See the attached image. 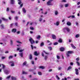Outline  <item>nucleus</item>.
Segmentation results:
<instances>
[{"mask_svg":"<svg viewBox=\"0 0 80 80\" xmlns=\"http://www.w3.org/2000/svg\"><path fill=\"white\" fill-rule=\"evenodd\" d=\"M8 63L10 64L11 67H14L15 66V62L13 61H11L9 62Z\"/></svg>","mask_w":80,"mask_h":80,"instance_id":"f257e3e1","label":"nucleus"},{"mask_svg":"<svg viewBox=\"0 0 80 80\" xmlns=\"http://www.w3.org/2000/svg\"><path fill=\"white\" fill-rule=\"evenodd\" d=\"M63 31L64 32H65L66 31H67L68 32H69L70 31V29L68 27H66L63 29Z\"/></svg>","mask_w":80,"mask_h":80,"instance_id":"f03ea898","label":"nucleus"},{"mask_svg":"<svg viewBox=\"0 0 80 80\" xmlns=\"http://www.w3.org/2000/svg\"><path fill=\"white\" fill-rule=\"evenodd\" d=\"M29 41L30 42L31 44H33L35 43V41L33 40V38H30L29 39Z\"/></svg>","mask_w":80,"mask_h":80,"instance_id":"7ed1b4c3","label":"nucleus"},{"mask_svg":"<svg viewBox=\"0 0 80 80\" xmlns=\"http://www.w3.org/2000/svg\"><path fill=\"white\" fill-rule=\"evenodd\" d=\"M72 53H73V51H68L67 53V57H69L70 55L69 54H72Z\"/></svg>","mask_w":80,"mask_h":80,"instance_id":"20e7f679","label":"nucleus"},{"mask_svg":"<svg viewBox=\"0 0 80 80\" xmlns=\"http://www.w3.org/2000/svg\"><path fill=\"white\" fill-rule=\"evenodd\" d=\"M52 1H53V0H50L49 1L47 2V4L48 5H49V6L52 5V4L51 3V2H52Z\"/></svg>","mask_w":80,"mask_h":80,"instance_id":"39448f33","label":"nucleus"},{"mask_svg":"<svg viewBox=\"0 0 80 80\" xmlns=\"http://www.w3.org/2000/svg\"><path fill=\"white\" fill-rule=\"evenodd\" d=\"M19 55L20 57H23V52H20L19 53Z\"/></svg>","mask_w":80,"mask_h":80,"instance_id":"423d86ee","label":"nucleus"},{"mask_svg":"<svg viewBox=\"0 0 80 80\" xmlns=\"http://www.w3.org/2000/svg\"><path fill=\"white\" fill-rule=\"evenodd\" d=\"M76 74V75H78V69L77 68L75 69Z\"/></svg>","mask_w":80,"mask_h":80,"instance_id":"0eeeda50","label":"nucleus"},{"mask_svg":"<svg viewBox=\"0 0 80 80\" xmlns=\"http://www.w3.org/2000/svg\"><path fill=\"white\" fill-rule=\"evenodd\" d=\"M11 80H17V78H15V77H14L13 76H12L11 77Z\"/></svg>","mask_w":80,"mask_h":80,"instance_id":"6e6552de","label":"nucleus"},{"mask_svg":"<svg viewBox=\"0 0 80 80\" xmlns=\"http://www.w3.org/2000/svg\"><path fill=\"white\" fill-rule=\"evenodd\" d=\"M4 72L6 74V75H8V73L9 72L8 70H6L5 71H4Z\"/></svg>","mask_w":80,"mask_h":80,"instance_id":"1a4fd4ad","label":"nucleus"},{"mask_svg":"<svg viewBox=\"0 0 80 80\" xmlns=\"http://www.w3.org/2000/svg\"><path fill=\"white\" fill-rule=\"evenodd\" d=\"M67 25H68V26H70V25H72V24L71 23V22H68L67 23Z\"/></svg>","mask_w":80,"mask_h":80,"instance_id":"9d476101","label":"nucleus"},{"mask_svg":"<svg viewBox=\"0 0 80 80\" xmlns=\"http://www.w3.org/2000/svg\"><path fill=\"white\" fill-rule=\"evenodd\" d=\"M52 37L53 39H56V36L54 35H53V34L52 35Z\"/></svg>","mask_w":80,"mask_h":80,"instance_id":"9b49d317","label":"nucleus"},{"mask_svg":"<svg viewBox=\"0 0 80 80\" xmlns=\"http://www.w3.org/2000/svg\"><path fill=\"white\" fill-rule=\"evenodd\" d=\"M22 10L23 13H26V10H25V8H23Z\"/></svg>","mask_w":80,"mask_h":80,"instance_id":"f8f14e48","label":"nucleus"},{"mask_svg":"<svg viewBox=\"0 0 80 80\" xmlns=\"http://www.w3.org/2000/svg\"><path fill=\"white\" fill-rule=\"evenodd\" d=\"M65 50V48L63 47H62L60 48V50L61 51V52H63Z\"/></svg>","mask_w":80,"mask_h":80,"instance_id":"ddd939ff","label":"nucleus"},{"mask_svg":"<svg viewBox=\"0 0 80 80\" xmlns=\"http://www.w3.org/2000/svg\"><path fill=\"white\" fill-rule=\"evenodd\" d=\"M71 45L73 49H75V48H76V47L74 46V45H73L72 44H71Z\"/></svg>","mask_w":80,"mask_h":80,"instance_id":"4468645a","label":"nucleus"},{"mask_svg":"<svg viewBox=\"0 0 80 80\" xmlns=\"http://www.w3.org/2000/svg\"><path fill=\"white\" fill-rule=\"evenodd\" d=\"M34 55H35L36 56H38V53H37V52L36 51V52H34Z\"/></svg>","mask_w":80,"mask_h":80,"instance_id":"2eb2a0df","label":"nucleus"},{"mask_svg":"<svg viewBox=\"0 0 80 80\" xmlns=\"http://www.w3.org/2000/svg\"><path fill=\"white\" fill-rule=\"evenodd\" d=\"M16 31H17V29L15 28L13 29L12 30V32L13 33H15V32H16Z\"/></svg>","mask_w":80,"mask_h":80,"instance_id":"dca6fc26","label":"nucleus"},{"mask_svg":"<svg viewBox=\"0 0 80 80\" xmlns=\"http://www.w3.org/2000/svg\"><path fill=\"white\" fill-rule=\"evenodd\" d=\"M32 55L30 54L29 57V59H30V60H32Z\"/></svg>","mask_w":80,"mask_h":80,"instance_id":"f3484780","label":"nucleus"},{"mask_svg":"<svg viewBox=\"0 0 80 80\" xmlns=\"http://www.w3.org/2000/svg\"><path fill=\"white\" fill-rule=\"evenodd\" d=\"M22 74H25V75H27V74H28V72H25L24 71H22Z\"/></svg>","mask_w":80,"mask_h":80,"instance_id":"a211bd4d","label":"nucleus"},{"mask_svg":"<svg viewBox=\"0 0 80 80\" xmlns=\"http://www.w3.org/2000/svg\"><path fill=\"white\" fill-rule=\"evenodd\" d=\"M40 38H41V36L40 35H38L36 37V38H37V39H40Z\"/></svg>","mask_w":80,"mask_h":80,"instance_id":"6ab92c4d","label":"nucleus"},{"mask_svg":"<svg viewBox=\"0 0 80 80\" xmlns=\"http://www.w3.org/2000/svg\"><path fill=\"white\" fill-rule=\"evenodd\" d=\"M11 2L12 4H13L15 2V0H11Z\"/></svg>","mask_w":80,"mask_h":80,"instance_id":"aec40b11","label":"nucleus"},{"mask_svg":"<svg viewBox=\"0 0 80 80\" xmlns=\"http://www.w3.org/2000/svg\"><path fill=\"white\" fill-rule=\"evenodd\" d=\"M39 68H41V69H45V67L41 66L39 67Z\"/></svg>","mask_w":80,"mask_h":80,"instance_id":"412c9836","label":"nucleus"},{"mask_svg":"<svg viewBox=\"0 0 80 80\" xmlns=\"http://www.w3.org/2000/svg\"><path fill=\"white\" fill-rule=\"evenodd\" d=\"M55 14L56 15H57L58 14V12L57 11H56L55 12Z\"/></svg>","mask_w":80,"mask_h":80,"instance_id":"4be33fe9","label":"nucleus"},{"mask_svg":"<svg viewBox=\"0 0 80 80\" xmlns=\"http://www.w3.org/2000/svg\"><path fill=\"white\" fill-rule=\"evenodd\" d=\"M0 27L1 28V29H3L4 28V25H1Z\"/></svg>","mask_w":80,"mask_h":80,"instance_id":"5701e85b","label":"nucleus"},{"mask_svg":"<svg viewBox=\"0 0 80 80\" xmlns=\"http://www.w3.org/2000/svg\"><path fill=\"white\" fill-rule=\"evenodd\" d=\"M58 42L59 43H62V39L60 38L58 40Z\"/></svg>","mask_w":80,"mask_h":80,"instance_id":"b1692460","label":"nucleus"},{"mask_svg":"<svg viewBox=\"0 0 80 80\" xmlns=\"http://www.w3.org/2000/svg\"><path fill=\"white\" fill-rule=\"evenodd\" d=\"M39 12H41L42 13H43V9H41L39 11Z\"/></svg>","mask_w":80,"mask_h":80,"instance_id":"393cba45","label":"nucleus"},{"mask_svg":"<svg viewBox=\"0 0 80 80\" xmlns=\"http://www.w3.org/2000/svg\"><path fill=\"white\" fill-rule=\"evenodd\" d=\"M60 24V21H57L56 22V25L58 26Z\"/></svg>","mask_w":80,"mask_h":80,"instance_id":"a878e982","label":"nucleus"},{"mask_svg":"<svg viewBox=\"0 0 80 80\" xmlns=\"http://www.w3.org/2000/svg\"><path fill=\"white\" fill-rule=\"evenodd\" d=\"M26 64H27V61H25L23 63L22 65L23 66H25V65H26Z\"/></svg>","mask_w":80,"mask_h":80,"instance_id":"bb28decb","label":"nucleus"},{"mask_svg":"<svg viewBox=\"0 0 80 80\" xmlns=\"http://www.w3.org/2000/svg\"><path fill=\"white\" fill-rule=\"evenodd\" d=\"M42 20H43V19H42V18H40L39 19V21L40 22H41L42 21Z\"/></svg>","mask_w":80,"mask_h":80,"instance_id":"cd10ccee","label":"nucleus"},{"mask_svg":"<svg viewBox=\"0 0 80 80\" xmlns=\"http://www.w3.org/2000/svg\"><path fill=\"white\" fill-rule=\"evenodd\" d=\"M48 48L49 49V50H52V47H48Z\"/></svg>","mask_w":80,"mask_h":80,"instance_id":"c85d7f7f","label":"nucleus"},{"mask_svg":"<svg viewBox=\"0 0 80 80\" xmlns=\"http://www.w3.org/2000/svg\"><path fill=\"white\" fill-rule=\"evenodd\" d=\"M72 67L70 66L68 68L67 70H70V69H72Z\"/></svg>","mask_w":80,"mask_h":80,"instance_id":"c756f323","label":"nucleus"},{"mask_svg":"<svg viewBox=\"0 0 80 80\" xmlns=\"http://www.w3.org/2000/svg\"><path fill=\"white\" fill-rule=\"evenodd\" d=\"M64 7L65 8L68 7V4H65L64 5Z\"/></svg>","mask_w":80,"mask_h":80,"instance_id":"7c9ffc66","label":"nucleus"},{"mask_svg":"<svg viewBox=\"0 0 80 80\" xmlns=\"http://www.w3.org/2000/svg\"><path fill=\"white\" fill-rule=\"evenodd\" d=\"M24 49H21V50H20L19 51V52H20L21 53H22V52L24 51Z\"/></svg>","mask_w":80,"mask_h":80,"instance_id":"2f4dec72","label":"nucleus"},{"mask_svg":"<svg viewBox=\"0 0 80 80\" xmlns=\"http://www.w3.org/2000/svg\"><path fill=\"white\" fill-rule=\"evenodd\" d=\"M18 4L20 5L21 3H22V2H21V0H18Z\"/></svg>","mask_w":80,"mask_h":80,"instance_id":"473e14b6","label":"nucleus"},{"mask_svg":"<svg viewBox=\"0 0 80 80\" xmlns=\"http://www.w3.org/2000/svg\"><path fill=\"white\" fill-rule=\"evenodd\" d=\"M31 48H32V49H33V47L34 48H36V47L34 46L33 47V45H31Z\"/></svg>","mask_w":80,"mask_h":80,"instance_id":"72a5a7b5","label":"nucleus"},{"mask_svg":"<svg viewBox=\"0 0 80 80\" xmlns=\"http://www.w3.org/2000/svg\"><path fill=\"white\" fill-rule=\"evenodd\" d=\"M2 69H4L5 68V66L3 64H2Z\"/></svg>","mask_w":80,"mask_h":80,"instance_id":"f704fd0d","label":"nucleus"},{"mask_svg":"<svg viewBox=\"0 0 80 80\" xmlns=\"http://www.w3.org/2000/svg\"><path fill=\"white\" fill-rule=\"evenodd\" d=\"M76 63H77V65H78V66H80V62H78L77 61V62H76Z\"/></svg>","mask_w":80,"mask_h":80,"instance_id":"c9c22d12","label":"nucleus"},{"mask_svg":"<svg viewBox=\"0 0 80 80\" xmlns=\"http://www.w3.org/2000/svg\"><path fill=\"white\" fill-rule=\"evenodd\" d=\"M2 19L4 21H6V22L7 21H8V19H6L5 18H2Z\"/></svg>","mask_w":80,"mask_h":80,"instance_id":"e433bc0d","label":"nucleus"},{"mask_svg":"<svg viewBox=\"0 0 80 80\" xmlns=\"http://www.w3.org/2000/svg\"><path fill=\"white\" fill-rule=\"evenodd\" d=\"M13 58V56H10L9 57V59H11V58Z\"/></svg>","mask_w":80,"mask_h":80,"instance_id":"4c0bfd02","label":"nucleus"},{"mask_svg":"<svg viewBox=\"0 0 80 80\" xmlns=\"http://www.w3.org/2000/svg\"><path fill=\"white\" fill-rule=\"evenodd\" d=\"M30 29L32 30H34V28H33V27H30Z\"/></svg>","mask_w":80,"mask_h":80,"instance_id":"58836bf2","label":"nucleus"},{"mask_svg":"<svg viewBox=\"0 0 80 80\" xmlns=\"http://www.w3.org/2000/svg\"><path fill=\"white\" fill-rule=\"evenodd\" d=\"M43 52L44 53H45V54H47L48 55L49 54V53L46 52H45V51H43Z\"/></svg>","mask_w":80,"mask_h":80,"instance_id":"ea45409f","label":"nucleus"},{"mask_svg":"<svg viewBox=\"0 0 80 80\" xmlns=\"http://www.w3.org/2000/svg\"><path fill=\"white\" fill-rule=\"evenodd\" d=\"M76 60L77 62H78V61H79V60H80V58L78 57L76 58Z\"/></svg>","mask_w":80,"mask_h":80,"instance_id":"a19ab883","label":"nucleus"},{"mask_svg":"<svg viewBox=\"0 0 80 80\" xmlns=\"http://www.w3.org/2000/svg\"><path fill=\"white\" fill-rule=\"evenodd\" d=\"M18 43H19V44H22V43L20 41H16Z\"/></svg>","mask_w":80,"mask_h":80,"instance_id":"79ce46f5","label":"nucleus"},{"mask_svg":"<svg viewBox=\"0 0 80 80\" xmlns=\"http://www.w3.org/2000/svg\"><path fill=\"white\" fill-rule=\"evenodd\" d=\"M38 73L39 75H42V72H38Z\"/></svg>","mask_w":80,"mask_h":80,"instance_id":"37998d69","label":"nucleus"},{"mask_svg":"<svg viewBox=\"0 0 80 80\" xmlns=\"http://www.w3.org/2000/svg\"><path fill=\"white\" fill-rule=\"evenodd\" d=\"M76 38H78L79 37V34H77L75 36Z\"/></svg>","mask_w":80,"mask_h":80,"instance_id":"c03bdc74","label":"nucleus"},{"mask_svg":"<svg viewBox=\"0 0 80 80\" xmlns=\"http://www.w3.org/2000/svg\"><path fill=\"white\" fill-rule=\"evenodd\" d=\"M10 44L12 45H13V41L12 40H10Z\"/></svg>","mask_w":80,"mask_h":80,"instance_id":"a18cd8bd","label":"nucleus"},{"mask_svg":"<svg viewBox=\"0 0 80 80\" xmlns=\"http://www.w3.org/2000/svg\"><path fill=\"white\" fill-rule=\"evenodd\" d=\"M20 48H17V51H20Z\"/></svg>","mask_w":80,"mask_h":80,"instance_id":"49530a36","label":"nucleus"},{"mask_svg":"<svg viewBox=\"0 0 80 80\" xmlns=\"http://www.w3.org/2000/svg\"><path fill=\"white\" fill-rule=\"evenodd\" d=\"M63 6H64L63 4H61L60 5V7H61V8H62V7H63Z\"/></svg>","mask_w":80,"mask_h":80,"instance_id":"de8ad7c7","label":"nucleus"},{"mask_svg":"<svg viewBox=\"0 0 80 80\" xmlns=\"http://www.w3.org/2000/svg\"><path fill=\"white\" fill-rule=\"evenodd\" d=\"M10 77H11V76H9L8 77H7V78H6V79H9V78H10Z\"/></svg>","mask_w":80,"mask_h":80,"instance_id":"09e8293b","label":"nucleus"},{"mask_svg":"<svg viewBox=\"0 0 80 80\" xmlns=\"http://www.w3.org/2000/svg\"><path fill=\"white\" fill-rule=\"evenodd\" d=\"M32 62V65H34V64L35 63V62L34 61H31Z\"/></svg>","mask_w":80,"mask_h":80,"instance_id":"8fccbe9b","label":"nucleus"},{"mask_svg":"<svg viewBox=\"0 0 80 80\" xmlns=\"http://www.w3.org/2000/svg\"><path fill=\"white\" fill-rule=\"evenodd\" d=\"M57 57L58 59H60V56H58V55H57Z\"/></svg>","mask_w":80,"mask_h":80,"instance_id":"3c124183","label":"nucleus"},{"mask_svg":"<svg viewBox=\"0 0 80 80\" xmlns=\"http://www.w3.org/2000/svg\"><path fill=\"white\" fill-rule=\"evenodd\" d=\"M44 45V44H43V42L41 43L40 45L41 47H42V46H43Z\"/></svg>","mask_w":80,"mask_h":80,"instance_id":"603ef678","label":"nucleus"},{"mask_svg":"<svg viewBox=\"0 0 80 80\" xmlns=\"http://www.w3.org/2000/svg\"><path fill=\"white\" fill-rule=\"evenodd\" d=\"M5 58H6V57L2 56V57L1 58L2 60H3V59H5Z\"/></svg>","mask_w":80,"mask_h":80,"instance_id":"864d4df0","label":"nucleus"},{"mask_svg":"<svg viewBox=\"0 0 80 80\" xmlns=\"http://www.w3.org/2000/svg\"><path fill=\"white\" fill-rule=\"evenodd\" d=\"M56 78H57L58 80H60V78L57 75L56 76Z\"/></svg>","mask_w":80,"mask_h":80,"instance_id":"5fc2aeb1","label":"nucleus"},{"mask_svg":"<svg viewBox=\"0 0 80 80\" xmlns=\"http://www.w3.org/2000/svg\"><path fill=\"white\" fill-rule=\"evenodd\" d=\"M48 58V57L47 56H45V59L46 60Z\"/></svg>","mask_w":80,"mask_h":80,"instance_id":"6e6d98bb","label":"nucleus"},{"mask_svg":"<svg viewBox=\"0 0 80 80\" xmlns=\"http://www.w3.org/2000/svg\"><path fill=\"white\" fill-rule=\"evenodd\" d=\"M54 45H58V42H56L54 43Z\"/></svg>","mask_w":80,"mask_h":80,"instance_id":"4d7b16f0","label":"nucleus"},{"mask_svg":"<svg viewBox=\"0 0 80 80\" xmlns=\"http://www.w3.org/2000/svg\"><path fill=\"white\" fill-rule=\"evenodd\" d=\"M15 12L13 11H11V12L12 13H14Z\"/></svg>","mask_w":80,"mask_h":80,"instance_id":"13d9d810","label":"nucleus"},{"mask_svg":"<svg viewBox=\"0 0 80 80\" xmlns=\"http://www.w3.org/2000/svg\"><path fill=\"white\" fill-rule=\"evenodd\" d=\"M71 17L72 18H75V16L74 15L71 16Z\"/></svg>","mask_w":80,"mask_h":80,"instance_id":"bf43d9fd","label":"nucleus"},{"mask_svg":"<svg viewBox=\"0 0 80 80\" xmlns=\"http://www.w3.org/2000/svg\"><path fill=\"white\" fill-rule=\"evenodd\" d=\"M29 72H32L33 71V70L32 69H30L29 70Z\"/></svg>","mask_w":80,"mask_h":80,"instance_id":"052dcab7","label":"nucleus"},{"mask_svg":"<svg viewBox=\"0 0 80 80\" xmlns=\"http://www.w3.org/2000/svg\"><path fill=\"white\" fill-rule=\"evenodd\" d=\"M76 24L77 26H78V23L77 22H76Z\"/></svg>","mask_w":80,"mask_h":80,"instance_id":"680f3d73","label":"nucleus"},{"mask_svg":"<svg viewBox=\"0 0 80 80\" xmlns=\"http://www.w3.org/2000/svg\"><path fill=\"white\" fill-rule=\"evenodd\" d=\"M13 23H12L11 25H10V27H12V26H13Z\"/></svg>","mask_w":80,"mask_h":80,"instance_id":"e2e57ef3","label":"nucleus"},{"mask_svg":"<svg viewBox=\"0 0 80 80\" xmlns=\"http://www.w3.org/2000/svg\"><path fill=\"white\" fill-rule=\"evenodd\" d=\"M62 2H66V0H62Z\"/></svg>","mask_w":80,"mask_h":80,"instance_id":"0e129e2a","label":"nucleus"},{"mask_svg":"<svg viewBox=\"0 0 80 80\" xmlns=\"http://www.w3.org/2000/svg\"><path fill=\"white\" fill-rule=\"evenodd\" d=\"M42 57H44V54H43V53L42 52Z\"/></svg>","mask_w":80,"mask_h":80,"instance_id":"69168bd1","label":"nucleus"},{"mask_svg":"<svg viewBox=\"0 0 80 80\" xmlns=\"http://www.w3.org/2000/svg\"><path fill=\"white\" fill-rule=\"evenodd\" d=\"M15 18V20H17V19H18V17H16Z\"/></svg>","mask_w":80,"mask_h":80,"instance_id":"338daca9","label":"nucleus"},{"mask_svg":"<svg viewBox=\"0 0 80 80\" xmlns=\"http://www.w3.org/2000/svg\"><path fill=\"white\" fill-rule=\"evenodd\" d=\"M5 53H8L9 52L8 51H6L5 52Z\"/></svg>","mask_w":80,"mask_h":80,"instance_id":"774afa93","label":"nucleus"}]
</instances>
